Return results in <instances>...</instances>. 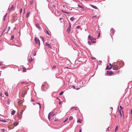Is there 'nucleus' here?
I'll return each instance as SVG.
<instances>
[{"label": "nucleus", "mask_w": 132, "mask_h": 132, "mask_svg": "<svg viewBox=\"0 0 132 132\" xmlns=\"http://www.w3.org/2000/svg\"><path fill=\"white\" fill-rule=\"evenodd\" d=\"M90 5L91 6H92V7L93 8H94L95 9H97V7L95 6H94L93 5Z\"/></svg>", "instance_id": "ddd939ff"}, {"label": "nucleus", "mask_w": 132, "mask_h": 132, "mask_svg": "<svg viewBox=\"0 0 132 132\" xmlns=\"http://www.w3.org/2000/svg\"><path fill=\"white\" fill-rule=\"evenodd\" d=\"M120 109H121V110H122V109L123 108V107H122L121 106H120Z\"/></svg>", "instance_id": "4c0bfd02"}, {"label": "nucleus", "mask_w": 132, "mask_h": 132, "mask_svg": "<svg viewBox=\"0 0 132 132\" xmlns=\"http://www.w3.org/2000/svg\"><path fill=\"white\" fill-rule=\"evenodd\" d=\"M7 28V27H6V28L4 29V30L3 32H2V33L1 34V35L0 36H1L3 34V33L6 30Z\"/></svg>", "instance_id": "2eb2a0df"}, {"label": "nucleus", "mask_w": 132, "mask_h": 132, "mask_svg": "<svg viewBox=\"0 0 132 132\" xmlns=\"http://www.w3.org/2000/svg\"><path fill=\"white\" fill-rule=\"evenodd\" d=\"M73 119V117L72 116H70L69 118V120H71Z\"/></svg>", "instance_id": "c756f323"}, {"label": "nucleus", "mask_w": 132, "mask_h": 132, "mask_svg": "<svg viewBox=\"0 0 132 132\" xmlns=\"http://www.w3.org/2000/svg\"><path fill=\"white\" fill-rule=\"evenodd\" d=\"M45 32L47 33L48 35H50V34H49L48 31L46 30V31H45Z\"/></svg>", "instance_id": "473e14b6"}, {"label": "nucleus", "mask_w": 132, "mask_h": 132, "mask_svg": "<svg viewBox=\"0 0 132 132\" xmlns=\"http://www.w3.org/2000/svg\"><path fill=\"white\" fill-rule=\"evenodd\" d=\"M88 43L89 45H91V43L90 42L88 41Z\"/></svg>", "instance_id": "c03bdc74"}, {"label": "nucleus", "mask_w": 132, "mask_h": 132, "mask_svg": "<svg viewBox=\"0 0 132 132\" xmlns=\"http://www.w3.org/2000/svg\"><path fill=\"white\" fill-rule=\"evenodd\" d=\"M78 7H79L80 8H81L82 9V10H84V8L82 6H81L80 5H78Z\"/></svg>", "instance_id": "cd10ccee"}, {"label": "nucleus", "mask_w": 132, "mask_h": 132, "mask_svg": "<svg viewBox=\"0 0 132 132\" xmlns=\"http://www.w3.org/2000/svg\"><path fill=\"white\" fill-rule=\"evenodd\" d=\"M36 27L38 28L39 29H41V28L40 26V25L38 24H36Z\"/></svg>", "instance_id": "1a4fd4ad"}, {"label": "nucleus", "mask_w": 132, "mask_h": 132, "mask_svg": "<svg viewBox=\"0 0 132 132\" xmlns=\"http://www.w3.org/2000/svg\"><path fill=\"white\" fill-rule=\"evenodd\" d=\"M72 87H73V88L74 89H76V88H75V85H73Z\"/></svg>", "instance_id": "8fccbe9b"}, {"label": "nucleus", "mask_w": 132, "mask_h": 132, "mask_svg": "<svg viewBox=\"0 0 132 132\" xmlns=\"http://www.w3.org/2000/svg\"><path fill=\"white\" fill-rule=\"evenodd\" d=\"M29 62L30 63L33 60V58H30V59H29L28 60Z\"/></svg>", "instance_id": "aec40b11"}, {"label": "nucleus", "mask_w": 132, "mask_h": 132, "mask_svg": "<svg viewBox=\"0 0 132 132\" xmlns=\"http://www.w3.org/2000/svg\"><path fill=\"white\" fill-rule=\"evenodd\" d=\"M30 14V12H27V13L26 16V17L27 18H28L29 17V16Z\"/></svg>", "instance_id": "f3484780"}, {"label": "nucleus", "mask_w": 132, "mask_h": 132, "mask_svg": "<svg viewBox=\"0 0 132 132\" xmlns=\"http://www.w3.org/2000/svg\"><path fill=\"white\" fill-rule=\"evenodd\" d=\"M109 127L108 128V129H107L106 130V131H107L108 130H109Z\"/></svg>", "instance_id": "69168bd1"}, {"label": "nucleus", "mask_w": 132, "mask_h": 132, "mask_svg": "<svg viewBox=\"0 0 132 132\" xmlns=\"http://www.w3.org/2000/svg\"><path fill=\"white\" fill-rule=\"evenodd\" d=\"M22 11V8H21L20 9V13H21Z\"/></svg>", "instance_id": "09e8293b"}, {"label": "nucleus", "mask_w": 132, "mask_h": 132, "mask_svg": "<svg viewBox=\"0 0 132 132\" xmlns=\"http://www.w3.org/2000/svg\"><path fill=\"white\" fill-rule=\"evenodd\" d=\"M44 86V85H42V87H41L42 89V90L43 91H44V90H42V89H43V86Z\"/></svg>", "instance_id": "5fc2aeb1"}, {"label": "nucleus", "mask_w": 132, "mask_h": 132, "mask_svg": "<svg viewBox=\"0 0 132 132\" xmlns=\"http://www.w3.org/2000/svg\"><path fill=\"white\" fill-rule=\"evenodd\" d=\"M63 91H62L61 92V93H60L59 94L60 95H62L63 94Z\"/></svg>", "instance_id": "a19ab883"}, {"label": "nucleus", "mask_w": 132, "mask_h": 132, "mask_svg": "<svg viewBox=\"0 0 132 132\" xmlns=\"http://www.w3.org/2000/svg\"><path fill=\"white\" fill-rule=\"evenodd\" d=\"M35 43L36 44H38L39 45H40V43L39 40L37 39L36 37L35 38Z\"/></svg>", "instance_id": "f03ea898"}, {"label": "nucleus", "mask_w": 132, "mask_h": 132, "mask_svg": "<svg viewBox=\"0 0 132 132\" xmlns=\"http://www.w3.org/2000/svg\"><path fill=\"white\" fill-rule=\"evenodd\" d=\"M1 130L3 132H4L5 131V130L4 128L1 129Z\"/></svg>", "instance_id": "2f4dec72"}, {"label": "nucleus", "mask_w": 132, "mask_h": 132, "mask_svg": "<svg viewBox=\"0 0 132 132\" xmlns=\"http://www.w3.org/2000/svg\"><path fill=\"white\" fill-rule=\"evenodd\" d=\"M34 101V100L32 99L31 98V102H32Z\"/></svg>", "instance_id": "864d4df0"}, {"label": "nucleus", "mask_w": 132, "mask_h": 132, "mask_svg": "<svg viewBox=\"0 0 132 132\" xmlns=\"http://www.w3.org/2000/svg\"><path fill=\"white\" fill-rule=\"evenodd\" d=\"M6 15H5L4 16V20L5 19V17H6Z\"/></svg>", "instance_id": "e2e57ef3"}, {"label": "nucleus", "mask_w": 132, "mask_h": 132, "mask_svg": "<svg viewBox=\"0 0 132 132\" xmlns=\"http://www.w3.org/2000/svg\"><path fill=\"white\" fill-rule=\"evenodd\" d=\"M81 129H80L79 130V132H81Z\"/></svg>", "instance_id": "680f3d73"}, {"label": "nucleus", "mask_w": 132, "mask_h": 132, "mask_svg": "<svg viewBox=\"0 0 132 132\" xmlns=\"http://www.w3.org/2000/svg\"><path fill=\"white\" fill-rule=\"evenodd\" d=\"M102 61H99L97 62L98 64L101 65V64L102 63Z\"/></svg>", "instance_id": "dca6fc26"}, {"label": "nucleus", "mask_w": 132, "mask_h": 132, "mask_svg": "<svg viewBox=\"0 0 132 132\" xmlns=\"http://www.w3.org/2000/svg\"><path fill=\"white\" fill-rule=\"evenodd\" d=\"M15 112V111L14 110H13L11 112V115H14Z\"/></svg>", "instance_id": "a211bd4d"}, {"label": "nucleus", "mask_w": 132, "mask_h": 132, "mask_svg": "<svg viewBox=\"0 0 132 132\" xmlns=\"http://www.w3.org/2000/svg\"><path fill=\"white\" fill-rule=\"evenodd\" d=\"M79 88H77L76 89H77V90H78L79 89Z\"/></svg>", "instance_id": "338daca9"}, {"label": "nucleus", "mask_w": 132, "mask_h": 132, "mask_svg": "<svg viewBox=\"0 0 132 132\" xmlns=\"http://www.w3.org/2000/svg\"><path fill=\"white\" fill-rule=\"evenodd\" d=\"M70 19L71 21H73L74 20L75 18L73 17H71Z\"/></svg>", "instance_id": "7c9ffc66"}, {"label": "nucleus", "mask_w": 132, "mask_h": 132, "mask_svg": "<svg viewBox=\"0 0 132 132\" xmlns=\"http://www.w3.org/2000/svg\"><path fill=\"white\" fill-rule=\"evenodd\" d=\"M100 32H99L98 33V38H99L100 37Z\"/></svg>", "instance_id": "37998d69"}, {"label": "nucleus", "mask_w": 132, "mask_h": 132, "mask_svg": "<svg viewBox=\"0 0 132 132\" xmlns=\"http://www.w3.org/2000/svg\"><path fill=\"white\" fill-rule=\"evenodd\" d=\"M77 122H79L80 123L81 122V121L80 119H79L77 121Z\"/></svg>", "instance_id": "b1692460"}, {"label": "nucleus", "mask_w": 132, "mask_h": 132, "mask_svg": "<svg viewBox=\"0 0 132 132\" xmlns=\"http://www.w3.org/2000/svg\"><path fill=\"white\" fill-rule=\"evenodd\" d=\"M6 68V67H2V68L3 69H5Z\"/></svg>", "instance_id": "052dcab7"}, {"label": "nucleus", "mask_w": 132, "mask_h": 132, "mask_svg": "<svg viewBox=\"0 0 132 132\" xmlns=\"http://www.w3.org/2000/svg\"><path fill=\"white\" fill-rule=\"evenodd\" d=\"M88 38L89 40H91V41H92L93 40H96V39L95 38L93 37L90 36V35H89L88 36Z\"/></svg>", "instance_id": "20e7f679"}, {"label": "nucleus", "mask_w": 132, "mask_h": 132, "mask_svg": "<svg viewBox=\"0 0 132 132\" xmlns=\"http://www.w3.org/2000/svg\"><path fill=\"white\" fill-rule=\"evenodd\" d=\"M62 19V18H60V20H61V19Z\"/></svg>", "instance_id": "774afa93"}, {"label": "nucleus", "mask_w": 132, "mask_h": 132, "mask_svg": "<svg viewBox=\"0 0 132 132\" xmlns=\"http://www.w3.org/2000/svg\"><path fill=\"white\" fill-rule=\"evenodd\" d=\"M37 104H38V105H39V108H40V109H41V105H40V103H37Z\"/></svg>", "instance_id": "c9c22d12"}, {"label": "nucleus", "mask_w": 132, "mask_h": 132, "mask_svg": "<svg viewBox=\"0 0 132 132\" xmlns=\"http://www.w3.org/2000/svg\"><path fill=\"white\" fill-rule=\"evenodd\" d=\"M0 121L2 122H4V123L7 122V121L5 120H0Z\"/></svg>", "instance_id": "4be33fe9"}, {"label": "nucleus", "mask_w": 132, "mask_h": 132, "mask_svg": "<svg viewBox=\"0 0 132 132\" xmlns=\"http://www.w3.org/2000/svg\"><path fill=\"white\" fill-rule=\"evenodd\" d=\"M131 114H132V109L131 110Z\"/></svg>", "instance_id": "0e129e2a"}, {"label": "nucleus", "mask_w": 132, "mask_h": 132, "mask_svg": "<svg viewBox=\"0 0 132 132\" xmlns=\"http://www.w3.org/2000/svg\"><path fill=\"white\" fill-rule=\"evenodd\" d=\"M23 112V110H22L21 111V112H20V114H21V115L22 114Z\"/></svg>", "instance_id": "ea45409f"}, {"label": "nucleus", "mask_w": 132, "mask_h": 132, "mask_svg": "<svg viewBox=\"0 0 132 132\" xmlns=\"http://www.w3.org/2000/svg\"><path fill=\"white\" fill-rule=\"evenodd\" d=\"M68 119V118H67L64 121V122H65V121H66Z\"/></svg>", "instance_id": "4d7b16f0"}, {"label": "nucleus", "mask_w": 132, "mask_h": 132, "mask_svg": "<svg viewBox=\"0 0 132 132\" xmlns=\"http://www.w3.org/2000/svg\"><path fill=\"white\" fill-rule=\"evenodd\" d=\"M113 68L114 70H117L118 69V67L117 65H114L113 66Z\"/></svg>", "instance_id": "39448f33"}, {"label": "nucleus", "mask_w": 132, "mask_h": 132, "mask_svg": "<svg viewBox=\"0 0 132 132\" xmlns=\"http://www.w3.org/2000/svg\"><path fill=\"white\" fill-rule=\"evenodd\" d=\"M22 103V101L21 100H20L18 102V103L19 104H21Z\"/></svg>", "instance_id": "a878e982"}, {"label": "nucleus", "mask_w": 132, "mask_h": 132, "mask_svg": "<svg viewBox=\"0 0 132 132\" xmlns=\"http://www.w3.org/2000/svg\"><path fill=\"white\" fill-rule=\"evenodd\" d=\"M118 127V126L116 127V128L115 129V130H114L115 132H116L117 130Z\"/></svg>", "instance_id": "c85d7f7f"}, {"label": "nucleus", "mask_w": 132, "mask_h": 132, "mask_svg": "<svg viewBox=\"0 0 132 132\" xmlns=\"http://www.w3.org/2000/svg\"><path fill=\"white\" fill-rule=\"evenodd\" d=\"M97 17V15H95L94 16H93L92 17V18H95V17Z\"/></svg>", "instance_id": "49530a36"}, {"label": "nucleus", "mask_w": 132, "mask_h": 132, "mask_svg": "<svg viewBox=\"0 0 132 132\" xmlns=\"http://www.w3.org/2000/svg\"><path fill=\"white\" fill-rule=\"evenodd\" d=\"M108 67H109L108 65V66H107V67H106V70H108V69H109V70H110V69H111V67H110V68H109Z\"/></svg>", "instance_id": "bb28decb"}, {"label": "nucleus", "mask_w": 132, "mask_h": 132, "mask_svg": "<svg viewBox=\"0 0 132 132\" xmlns=\"http://www.w3.org/2000/svg\"><path fill=\"white\" fill-rule=\"evenodd\" d=\"M80 28V27L79 26H77L76 27V28H77V29H79V28Z\"/></svg>", "instance_id": "a18cd8bd"}, {"label": "nucleus", "mask_w": 132, "mask_h": 132, "mask_svg": "<svg viewBox=\"0 0 132 132\" xmlns=\"http://www.w3.org/2000/svg\"><path fill=\"white\" fill-rule=\"evenodd\" d=\"M119 72H120V71L118 70L116 71V73H119Z\"/></svg>", "instance_id": "6e6d98bb"}, {"label": "nucleus", "mask_w": 132, "mask_h": 132, "mask_svg": "<svg viewBox=\"0 0 132 132\" xmlns=\"http://www.w3.org/2000/svg\"><path fill=\"white\" fill-rule=\"evenodd\" d=\"M27 94V92L26 90H23L22 91L21 96L22 97H24V96Z\"/></svg>", "instance_id": "7ed1b4c3"}, {"label": "nucleus", "mask_w": 132, "mask_h": 132, "mask_svg": "<svg viewBox=\"0 0 132 132\" xmlns=\"http://www.w3.org/2000/svg\"><path fill=\"white\" fill-rule=\"evenodd\" d=\"M83 85V86H81L80 85V84H81L80 83H79L78 84V85L80 86L81 87H82L83 86H85L87 84V82L85 80H84L82 82V83Z\"/></svg>", "instance_id": "f257e3e1"}, {"label": "nucleus", "mask_w": 132, "mask_h": 132, "mask_svg": "<svg viewBox=\"0 0 132 132\" xmlns=\"http://www.w3.org/2000/svg\"><path fill=\"white\" fill-rule=\"evenodd\" d=\"M5 94L6 96H8V94L7 92H5Z\"/></svg>", "instance_id": "72a5a7b5"}, {"label": "nucleus", "mask_w": 132, "mask_h": 132, "mask_svg": "<svg viewBox=\"0 0 132 132\" xmlns=\"http://www.w3.org/2000/svg\"><path fill=\"white\" fill-rule=\"evenodd\" d=\"M114 30L113 29L111 28V29L110 32L113 34L114 33Z\"/></svg>", "instance_id": "f8f14e48"}, {"label": "nucleus", "mask_w": 132, "mask_h": 132, "mask_svg": "<svg viewBox=\"0 0 132 132\" xmlns=\"http://www.w3.org/2000/svg\"><path fill=\"white\" fill-rule=\"evenodd\" d=\"M50 114H51V112L49 113V114L48 115V118L49 119H50V117L51 116L50 115Z\"/></svg>", "instance_id": "393cba45"}, {"label": "nucleus", "mask_w": 132, "mask_h": 132, "mask_svg": "<svg viewBox=\"0 0 132 132\" xmlns=\"http://www.w3.org/2000/svg\"><path fill=\"white\" fill-rule=\"evenodd\" d=\"M107 75H112L111 72L110 71H107Z\"/></svg>", "instance_id": "5701e85b"}, {"label": "nucleus", "mask_w": 132, "mask_h": 132, "mask_svg": "<svg viewBox=\"0 0 132 132\" xmlns=\"http://www.w3.org/2000/svg\"><path fill=\"white\" fill-rule=\"evenodd\" d=\"M56 99H57V100H59V101L60 100V99L58 97H57V98H56Z\"/></svg>", "instance_id": "13d9d810"}, {"label": "nucleus", "mask_w": 132, "mask_h": 132, "mask_svg": "<svg viewBox=\"0 0 132 132\" xmlns=\"http://www.w3.org/2000/svg\"><path fill=\"white\" fill-rule=\"evenodd\" d=\"M71 109H73V110H77V107H72L71 108Z\"/></svg>", "instance_id": "6ab92c4d"}, {"label": "nucleus", "mask_w": 132, "mask_h": 132, "mask_svg": "<svg viewBox=\"0 0 132 132\" xmlns=\"http://www.w3.org/2000/svg\"><path fill=\"white\" fill-rule=\"evenodd\" d=\"M14 38V36H12L11 37V39L12 40Z\"/></svg>", "instance_id": "58836bf2"}, {"label": "nucleus", "mask_w": 132, "mask_h": 132, "mask_svg": "<svg viewBox=\"0 0 132 132\" xmlns=\"http://www.w3.org/2000/svg\"><path fill=\"white\" fill-rule=\"evenodd\" d=\"M18 124L19 123L17 122H15L13 123V125L14 126H17L18 125Z\"/></svg>", "instance_id": "9d476101"}, {"label": "nucleus", "mask_w": 132, "mask_h": 132, "mask_svg": "<svg viewBox=\"0 0 132 132\" xmlns=\"http://www.w3.org/2000/svg\"><path fill=\"white\" fill-rule=\"evenodd\" d=\"M33 3V1H31L30 2V4H32Z\"/></svg>", "instance_id": "bf43d9fd"}, {"label": "nucleus", "mask_w": 132, "mask_h": 132, "mask_svg": "<svg viewBox=\"0 0 132 132\" xmlns=\"http://www.w3.org/2000/svg\"><path fill=\"white\" fill-rule=\"evenodd\" d=\"M45 45L47 46L48 47L50 48H51L52 47L51 45L47 43H45Z\"/></svg>", "instance_id": "0eeeda50"}, {"label": "nucleus", "mask_w": 132, "mask_h": 132, "mask_svg": "<svg viewBox=\"0 0 132 132\" xmlns=\"http://www.w3.org/2000/svg\"><path fill=\"white\" fill-rule=\"evenodd\" d=\"M61 101H60V100L59 101V105H60L61 103Z\"/></svg>", "instance_id": "de8ad7c7"}, {"label": "nucleus", "mask_w": 132, "mask_h": 132, "mask_svg": "<svg viewBox=\"0 0 132 132\" xmlns=\"http://www.w3.org/2000/svg\"><path fill=\"white\" fill-rule=\"evenodd\" d=\"M121 112H122L123 113V111L122 110H121V109H120V110H119V112L120 113V116L121 117L122 116V113H121Z\"/></svg>", "instance_id": "6e6552de"}, {"label": "nucleus", "mask_w": 132, "mask_h": 132, "mask_svg": "<svg viewBox=\"0 0 132 132\" xmlns=\"http://www.w3.org/2000/svg\"><path fill=\"white\" fill-rule=\"evenodd\" d=\"M71 28V25L70 23H69V26L68 28L67 31L68 33H69L70 30V28Z\"/></svg>", "instance_id": "423d86ee"}, {"label": "nucleus", "mask_w": 132, "mask_h": 132, "mask_svg": "<svg viewBox=\"0 0 132 132\" xmlns=\"http://www.w3.org/2000/svg\"><path fill=\"white\" fill-rule=\"evenodd\" d=\"M7 103H8V104H9V103H10L9 100H7Z\"/></svg>", "instance_id": "3c124183"}, {"label": "nucleus", "mask_w": 132, "mask_h": 132, "mask_svg": "<svg viewBox=\"0 0 132 132\" xmlns=\"http://www.w3.org/2000/svg\"><path fill=\"white\" fill-rule=\"evenodd\" d=\"M23 71L24 72H25L26 71V69L25 68H23Z\"/></svg>", "instance_id": "e433bc0d"}, {"label": "nucleus", "mask_w": 132, "mask_h": 132, "mask_svg": "<svg viewBox=\"0 0 132 132\" xmlns=\"http://www.w3.org/2000/svg\"><path fill=\"white\" fill-rule=\"evenodd\" d=\"M40 38L42 39V40L43 42L44 40V38L42 36H40Z\"/></svg>", "instance_id": "f704fd0d"}, {"label": "nucleus", "mask_w": 132, "mask_h": 132, "mask_svg": "<svg viewBox=\"0 0 132 132\" xmlns=\"http://www.w3.org/2000/svg\"><path fill=\"white\" fill-rule=\"evenodd\" d=\"M91 42L92 43H95L96 42V41H91Z\"/></svg>", "instance_id": "603ef678"}, {"label": "nucleus", "mask_w": 132, "mask_h": 132, "mask_svg": "<svg viewBox=\"0 0 132 132\" xmlns=\"http://www.w3.org/2000/svg\"><path fill=\"white\" fill-rule=\"evenodd\" d=\"M55 115L54 114V113L51 112V114H50V115L51 117H53Z\"/></svg>", "instance_id": "412c9836"}, {"label": "nucleus", "mask_w": 132, "mask_h": 132, "mask_svg": "<svg viewBox=\"0 0 132 132\" xmlns=\"http://www.w3.org/2000/svg\"><path fill=\"white\" fill-rule=\"evenodd\" d=\"M14 9V6L12 5L10 8H9L8 10H10V11Z\"/></svg>", "instance_id": "9b49d317"}, {"label": "nucleus", "mask_w": 132, "mask_h": 132, "mask_svg": "<svg viewBox=\"0 0 132 132\" xmlns=\"http://www.w3.org/2000/svg\"><path fill=\"white\" fill-rule=\"evenodd\" d=\"M10 29V27H7V28L6 29H7V34L8 33V32L9 31Z\"/></svg>", "instance_id": "4468645a"}, {"label": "nucleus", "mask_w": 132, "mask_h": 132, "mask_svg": "<svg viewBox=\"0 0 132 132\" xmlns=\"http://www.w3.org/2000/svg\"><path fill=\"white\" fill-rule=\"evenodd\" d=\"M56 68V66H54L52 67V68L53 69H55Z\"/></svg>", "instance_id": "79ce46f5"}]
</instances>
